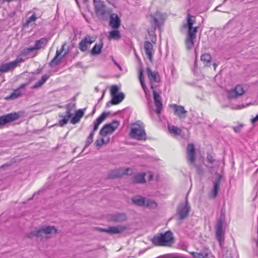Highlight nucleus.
<instances>
[{
	"mask_svg": "<svg viewBox=\"0 0 258 258\" xmlns=\"http://www.w3.org/2000/svg\"><path fill=\"white\" fill-rule=\"evenodd\" d=\"M102 47L103 43L102 42L99 44H96L91 50V54L96 55L99 54L101 52Z\"/></svg>",
	"mask_w": 258,
	"mask_h": 258,
	"instance_id": "38",
	"label": "nucleus"
},
{
	"mask_svg": "<svg viewBox=\"0 0 258 258\" xmlns=\"http://www.w3.org/2000/svg\"><path fill=\"white\" fill-rule=\"evenodd\" d=\"M49 75H45L42 77L40 80L37 81L32 87V89L37 88L42 86L49 79Z\"/></svg>",
	"mask_w": 258,
	"mask_h": 258,
	"instance_id": "34",
	"label": "nucleus"
},
{
	"mask_svg": "<svg viewBox=\"0 0 258 258\" xmlns=\"http://www.w3.org/2000/svg\"><path fill=\"white\" fill-rule=\"evenodd\" d=\"M172 108L174 109V114L177 116L180 119H183L186 118L187 111L183 106L173 104Z\"/></svg>",
	"mask_w": 258,
	"mask_h": 258,
	"instance_id": "15",
	"label": "nucleus"
},
{
	"mask_svg": "<svg viewBox=\"0 0 258 258\" xmlns=\"http://www.w3.org/2000/svg\"><path fill=\"white\" fill-rule=\"evenodd\" d=\"M221 176L218 174L216 176V180L214 182V186L209 194V197L211 199H214L216 197L218 192L220 189V185L221 180Z\"/></svg>",
	"mask_w": 258,
	"mask_h": 258,
	"instance_id": "20",
	"label": "nucleus"
},
{
	"mask_svg": "<svg viewBox=\"0 0 258 258\" xmlns=\"http://www.w3.org/2000/svg\"><path fill=\"white\" fill-rule=\"evenodd\" d=\"M187 159L189 164L195 166V148L193 144H188L187 150Z\"/></svg>",
	"mask_w": 258,
	"mask_h": 258,
	"instance_id": "13",
	"label": "nucleus"
},
{
	"mask_svg": "<svg viewBox=\"0 0 258 258\" xmlns=\"http://www.w3.org/2000/svg\"><path fill=\"white\" fill-rule=\"evenodd\" d=\"M95 40V38L90 36H86L79 43V47L80 49L83 52L86 51L88 46L93 43Z\"/></svg>",
	"mask_w": 258,
	"mask_h": 258,
	"instance_id": "18",
	"label": "nucleus"
},
{
	"mask_svg": "<svg viewBox=\"0 0 258 258\" xmlns=\"http://www.w3.org/2000/svg\"><path fill=\"white\" fill-rule=\"evenodd\" d=\"M166 19V15L158 11L150 16L149 21L152 25V28L149 29L148 32L152 42L155 43L156 40V35L155 34L156 28L162 25Z\"/></svg>",
	"mask_w": 258,
	"mask_h": 258,
	"instance_id": "3",
	"label": "nucleus"
},
{
	"mask_svg": "<svg viewBox=\"0 0 258 258\" xmlns=\"http://www.w3.org/2000/svg\"><path fill=\"white\" fill-rule=\"evenodd\" d=\"M66 108H67L66 114L64 115L62 114L59 115V116L60 117L62 118L61 119H60L59 120V125L60 126H63V125L66 124L68 123L69 119L73 115V113L71 111V109L70 108V105H67Z\"/></svg>",
	"mask_w": 258,
	"mask_h": 258,
	"instance_id": "21",
	"label": "nucleus"
},
{
	"mask_svg": "<svg viewBox=\"0 0 258 258\" xmlns=\"http://www.w3.org/2000/svg\"><path fill=\"white\" fill-rule=\"evenodd\" d=\"M37 19V17L36 16L35 13H33V15L27 18L26 21L23 23V26L24 27H27L29 25H32L35 24V22Z\"/></svg>",
	"mask_w": 258,
	"mask_h": 258,
	"instance_id": "30",
	"label": "nucleus"
},
{
	"mask_svg": "<svg viewBox=\"0 0 258 258\" xmlns=\"http://www.w3.org/2000/svg\"><path fill=\"white\" fill-rule=\"evenodd\" d=\"M84 113L82 109H79L76 112L75 115L81 119L83 116Z\"/></svg>",
	"mask_w": 258,
	"mask_h": 258,
	"instance_id": "44",
	"label": "nucleus"
},
{
	"mask_svg": "<svg viewBox=\"0 0 258 258\" xmlns=\"http://www.w3.org/2000/svg\"><path fill=\"white\" fill-rule=\"evenodd\" d=\"M258 121V114L253 118L251 119V122L252 123H255Z\"/></svg>",
	"mask_w": 258,
	"mask_h": 258,
	"instance_id": "47",
	"label": "nucleus"
},
{
	"mask_svg": "<svg viewBox=\"0 0 258 258\" xmlns=\"http://www.w3.org/2000/svg\"><path fill=\"white\" fill-rule=\"evenodd\" d=\"M120 25V20L116 14H112L110 16L109 26L113 29H117Z\"/></svg>",
	"mask_w": 258,
	"mask_h": 258,
	"instance_id": "24",
	"label": "nucleus"
},
{
	"mask_svg": "<svg viewBox=\"0 0 258 258\" xmlns=\"http://www.w3.org/2000/svg\"><path fill=\"white\" fill-rule=\"evenodd\" d=\"M94 6L103 3L101 0H93Z\"/></svg>",
	"mask_w": 258,
	"mask_h": 258,
	"instance_id": "48",
	"label": "nucleus"
},
{
	"mask_svg": "<svg viewBox=\"0 0 258 258\" xmlns=\"http://www.w3.org/2000/svg\"><path fill=\"white\" fill-rule=\"evenodd\" d=\"M145 173H139L133 177V181L135 183H144L145 182Z\"/></svg>",
	"mask_w": 258,
	"mask_h": 258,
	"instance_id": "36",
	"label": "nucleus"
},
{
	"mask_svg": "<svg viewBox=\"0 0 258 258\" xmlns=\"http://www.w3.org/2000/svg\"><path fill=\"white\" fill-rule=\"evenodd\" d=\"M207 159L208 162L210 163H213L214 162V159L211 155L208 154Z\"/></svg>",
	"mask_w": 258,
	"mask_h": 258,
	"instance_id": "46",
	"label": "nucleus"
},
{
	"mask_svg": "<svg viewBox=\"0 0 258 258\" xmlns=\"http://www.w3.org/2000/svg\"><path fill=\"white\" fill-rule=\"evenodd\" d=\"M64 45L65 44H63L60 50H56L55 56L50 62V66L52 67L58 65L60 63L62 59L65 56V55L67 54L66 52L63 55L60 56L61 53L64 49Z\"/></svg>",
	"mask_w": 258,
	"mask_h": 258,
	"instance_id": "19",
	"label": "nucleus"
},
{
	"mask_svg": "<svg viewBox=\"0 0 258 258\" xmlns=\"http://www.w3.org/2000/svg\"><path fill=\"white\" fill-rule=\"evenodd\" d=\"M104 143H105V142L103 139H97L96 141L95 145L96 147H100Z\"/></svg>",
	"mask_w": 258,
	"mask_h": 258,
	"instance_id": "43",
	"label": "nucleus"
},
{
	"mask_svg": "<svg viewBox=\"0 0 258 258\" xmlns=\"http://www.w3.org/2000/svg\"><path fill=\"white\" fill-rule=\"evenodd\" d=\"M146 72L149 82L153 93L155 104L157 107L155 112L159 114L162 110L163 105L159 93L155 90V87L156 86V84L160 82L161 77L158 72L152 71L149 67L146 68Z\"/></svg>",
	"mask_w": 258,
	"mask_h": 258,
	"instance_id": "1",
	"label": "nucleus"
},
{
	"mask_svg": "<svg viewBox=\"0 0 258 258\" xmlns=\"http://www.w3.org/2000/svg\"><path fill=\"white\" fill-rule=\"evenodd\" d=\"M218 63H216V62H214L213 64V67H214V69L215 70L216 69V68L218 66Z\"/></svg>",
	"mask_w": 258,
	"mask_h": 258,
	"instance_id": "52",
	"label": "nucleus"
},
{
	"mask_svg": "<svg viewBox=\"0 0 258 258\" xmlns=\"http://www.w3.org/2000/svg\"><path fill=\"white\" fill-rule=\"evenodd\" d=\"M173 238L172 232L168 231L164 233H160L154 236L152 241L156 246H169L172 243Z\"/></svg>",
	"mask_w": 258,
	"mask_h": 258,
	"instance_id": "5",
	"label": "nucleus"
},
{
	"mask_svg": "<svg viewBox=\"0 0 258 258\" xmlns=\"http://www.w3.org/2000/svg\"><path fill=\"white\" fill-rule=\"evenodd\" d=\"M121 38V34L118 30L114 29L109 32L108 38L109 40H119Z\"/></svg>",
	"mask_w": 258,
	"mask_h": 258,
	"instance_id": "31",
	"label": "nucleus"
},
{
	"mask_svg": "<svg viewBox=\"0 0 258 258\" xmlns=\"http://www.w3.org/2000/svg\"><path fill=\"white\" fill-rule=\"evenodd\" d=\"M48 40L45 38H42L36 41L35 45L29 47L24 48L22 53L25 56H29L32 57L36 56V53H34L36 50H38L41 48H44L47 43Z\"/></svg>",
	"mask_w": 258,
	"mask_h": 258,
	"instance_id": "6",
	"label": "nucleus"
},
{
	"mask_svg": "<svg viewBox=\"0 0 258 258\" xmlns=\"http://www.w3.org/2000/svg\"><path fill=\"white\" fill-rule=\"evenodd\" d=\"M126 219V215L123 213H116L112 215L111 220L114 222L124 221Z\"/></svg>",
	"mask_w": 258,
	"mask_h": 258,
	"instance_id": "33",
	"label": "nucleus"
},
{
	"mask_svg": "<svg viewBox=\"0 0 258 258\" xmlns=\"http://www.w3.org/2000/svg\"><path fill=\"white\" fill-rule=\"evenodd\" d=\"M191 254L194 258H209L210 253L208 250H203L200 252H191Z\"/></svg>",
	"mask_w": 258,
	"mask_h": 258,
	"instance_id": "29",
	"label": "nucleus"
},
{
	"mask_svg": "<svg viewBox=\"0 0 258 258\" xmlns=\"http://www.w3.org/2000/svg\"><path fill=\"white\" fill-rule=\"evenodd\" d=\"M25 86H26V85L24 84H22L20 86V87L18 89L15 90L11 94V95L9 97H8V98L15 99H16V98H18L19 97H20L22 94V92L21 91V89L22 88H23Z\"/></svg>",
	"mask_w": 258,
	"mask_h": 258,
	"instance_id": "32",
	"label": "nucleus"
},
{
	"mask_svg": "<svg viewBox=\"0 0 258 258\" xmlns=\"http://www.w3.org/2000/svg\"><path fill=\"white\" fill-rule=\"evenodd\" d=\"M84 1V3H86L88 1V0H83Z\"/></svg>",
	"mask_w": 258,
	"mask_h": 258,
	"instance_id": "54",
	"label": "nucleus"
},
{
	"mask_svg": "<svg viewBox=\"0 0 258 258\" xmlns=\"http://www.w3.org/2000/svg\"><path fill=\"white\" fill-rule=\"evenodd\" d=\"M106 1L110 4L112 5V6H114L113 4L114 0H106Z\"/></svg>",
	"mask_w": 258,
	"mask_h": 258,
	"instance_id": "50",
	"label": "nucleus"
},
{
	"mask_svg": "<svg viewBox=\"0 0 258 258\" xmlns=\"http://www.w3.org/2000/svg\"><path fill=\"white\" fill-rule=\"evenodd\" d=\"M94 6L95 12L98 16L103 17L107 13L106 6L104 3Z\"/></svg>",
	"mask_w": 258,
	"mask_h": 258,
	"instance_id": "25",
	"label": "nucleus"
},
{
	"mask_svg": "<svg viewBox=\"0 0 258 258\" xmlns=\"http://www.w3.org/2000/svg\"><path fill=\"white\" fill-rule=\"evenodd\" d=\"M119 90V88L116 85H113L110 88L111 95H114V94H118L117 92Z\"/></svg>",
	"mask_w": 258,
	"mask_h": 258,
	"instance_id": "42",
	"label": "nucleus"
},
{
	"mask_svg": "<svg viewBox=\"0 0 258 258\" xmlns=\"http://www.w3.org/2000/svg\"><path fill=\"white\" fill-rule=\"evenodd\" d=\"M57 230L53 226H43L40 228L36 229L34 231L30 232L28 237L31 238L33 236L43 237L44 235H47L50 234L56 233Z\"/></svg>",
	"mask_w": 258,
	"mask_h": 258,
	"instance_id": "7",
	"label": "nucleus"
},
{
	"mask_svg": "<svg viewBox=\"0 0 258 258\" xmlns=\"http://www.w3.org/2000/svg\"><path fill=\"white\" fill-rule=\"evenodd\" d=\"M20 115L18 113H11L0 116V126L18 119Z\"/></svg>",
	"mask_w": 258,
	"mask_h": 258,
	"instance_id": "14",
	"label": "nucleus"
},
{
	"mask_svg": "<svg viewBox=\"0 0 258 258\" xmlns=\"http://www.w3.org/2000/svg\"><path fill=\"white\" fill-rule=\"evenodd\" d=\"M190 211V206L186 200L185 203H181L177 208V215L180 220L186 218Z\"/></svg>",
	"mask_w": 258,
	"mask_h": 258,
	"instance_id": "8",
	"label": "nucleus"
},
{
	"mask_svg": "<svg viewBox=\"0 0 258 258\" xmlns=\"http://www.w3.org/2000/svg\"><path fill=\"white\" fill-rule=\"evenodd\" d=\"M22 58H17L15 60L0 66V76L4 73L14 70L20 63L22 62Z\"/></svg>",
	"mask_w": 258,
	"mask_h": 258,
	"instance_id": "11",
	"label": "nucleus"
},
{
	"mask_svg": "<svg viewBox=\"0 0 258 258\" xmlns=\"http://www.w3.org/2000/svg\"><path fill=\"white\" fill-rule=\"evenodd\" d=\"M113 61L114 63V64L120 70H122L121 67L120 66L114 59H113Z\"/></svg>",
	"mask_w": 258,
	"mask_h": 258,
	"instance_id": "49",
	"label": "nucleus"
},
{
	"mask_svg": "<svg viewBox=\"0 0 258 258\" xmlns=\"http://www.w3.org/2000/svg\"><path fill=\"white\" fill-rule=\"evenodd\" d=\"M212 57L209 53L203 54L201 56V60L207 66H210Z\"/></svg>",
	"mask_w": 258,
	"mask_h": 258,
	"instance_id": "39",
	"label": "nucleus"
},
{
	"mask_svg": "<svg viewBox=\"0 0 258 258\" xmlns=\"http://www.w3.org/2000/svg\"><path fill=\"white\" fill-rule=\"evenodd\" d=\"M138 72H139V80H140L141 85L142 86V87L145 93L146 97L148 100H150V93H149V91H148V89L145 85V79H144V77L143 75V69L141 68L139 69L138 70Z\"/></svg>",
	"mask_w": 258,
	"mask_h": 258,
	"instance_id": "23",
	"label": "nucleus"
},
{
	"mask_svg": "<svg viewBox=\"0 0 258 258\" xmlns=\"http://www.w3.org/2000/svg\"><path fill=\"white\" fill-rule=\"evenodd\" d=\"M108 115V113L104 112L96 119L94 122V128L92 132H94L98 129L99 124L105 119Z\"/></svg>",
	"mask_w": 258,
	"mask_h": 258,
	"instance_id": "27",
	"label": "nucleus"
},
{
	"mask_svg": "<svg viewBox=\"0 0 258 258\" xmlns=\"http://www.w3.org/2000/svg\"><path fill=\"white\" fill-rule=\"evenodd\" d=\"M119 124V121L113 120L111 122L106 124L101 128L100 134L101 136H106L107 134L113 133L118 126Z\"/></svg>",
	"mask_w": 258,
	"mask_h": 258,
	"instance_id": "10",
	"label": "nucleus"
},
{
	"mask_svg": "<svg viewBox=\"0 0 258 258\" xmlns=\"http://www.w3.org/2000/svg\"><path fill=\"white\" fill-rule=\"evenodd\" d=\"M112 99L109 102L112 105H116L120 103L124 99V95L123 93L121 92L118 93V94H114V95H111ZM109 103H107V106H108Z\"/></svg>",
	"mask_w": 258,
	"mask_h": 258,
	"instance_id": "26",
	"label": "nucleus"
},
{
	"mask_svg": "<svg viewBox=\"0 0 258 258\" xmlns=\"http://www.w3.org/2000/svg\"><path fill=\"white\" fill-rule=\"evenodd\" d=\"M127 229V227L124 225H118L116 226H111L107 228L102 229L101 231L111 234H118L123 232Z\"/></svg>",
	"mask_w": 258,
	"mask_h": 258,
	"instance_id": "16",
	"label": "nucleus"
},
{
	"mask_svg": "<svg viewBox=\"0 0 258 258\" xmlns=\"http://www.w3.org/2000/svg\"><path fill=\"white\" fill-rule=\"evenodd\" d=\"M80 118L75 115V116L71 119V122L72 124H76L79 122Z\"/></svg>",
	"mask_w": 258,
	"mask_h": 258,
	"instance_id": "45",
	"label": "nucleus"
},
{
	"mask_svg": "<svg viewBox=\"0 0 258 258\" xmlns=\"http://www.w3.org/2000/svg\"><path fill=\"white\" fill-rule=\"evenodd\" d=\"M240 127H234V130L236 132H238L239 131Z\"/></svg>",
	"mask_w": 258,
	"mask_h": 258,
	"instance_id": "51",
	"label": "nucleus"
},
{
	"mask_svg": "<svg viewBox=\"0 0 258 258\" xmlns=\"http://www.w3.org/2000/svg\"><path fill=\"white\" fill-rule=\"evenodd\" d=\"M144 206L149 209H154L157 208V204L154 200L146 198Z\"/></svg>",
	"mask_w": 258,
	"mask_h": 258,
	"instance_id": "35",
	"label": "nucleus"
},
{
	"mask_svg": "<svg viewBox=\"0 0 258 258\" xmlns=\"http://www.w3.org/2000/svg\"><path fill=\"white\" fill-rule=\"evenodd\" d=\"M179 257L176 253H168L160 255L157 258H179Z\"/></svg>",
	"mask_w": 258,
	"mask_h": 258,
	"instance_id": "40",
	"label": "nucleus"
},
{
	"mask_svg": "<svg viewBox=\"0 0 258 258\" xmlns=\"http://www.w3.org/2000/svg\"><path fill=\"white\" fill-rule=\"evenodd\" d=\"M168 128L170 133L174 135H179L181 132V130L179 128L173 125L169 124Z\"/></svg>",
	"mask_w": 258,
	"mask_h": 258,
	"instance_id": "37",
	"label": "nucleus"
},
{
	"mask_svg": "<svg viewBox=\"0 0 258 258\" xmlns=\"http://www.w3.org/2000/svg\"><path fill=\"white\" fill-rule=\"evenodd\" d=\"M245 92V90L241 85H237L235 87L228 92L227 96L229 99L236 98L241 96Z\"/></svg>",
	"mask_w": 258,
	"mask_h": 258,
	"instance_id": "12",
	"label": "nucleus"
},
{
	"mask_svg": "<svg viewBox=\"0 0 258 258\" xmlns=\"http://www.w3.org/2000/svg\"><path fill=\"white\" fill-rule=\"evenodd\" d=\"M130 171H131V170L129 168H120L119 169L111 171L109 173V177L111 178L119 177L122 175L128 174V172Z\"/></svg>",
	"mask_w": 258,
	"mask_h": 258,
	"instance_id": "17",
	"label": "nucleus"
},
{
	"mask_svg": "<svg viewBox=\"0 0 258 258\" xmlns=\"http://www.w3.org/2000/svg\"><path fill=\"white\" fill-rule=\"evenodd\" d=\"M145 198L140 196H136L132 197V201L135 205L143 207L145 205Z\"/></svg>",
	"mask_w": 258,
	"mask_h": 258,
	"instance_id": "28",
	"label": "nucleus"
},
{
	"mask_svg": "<svg viewBox=\"0 0 258 258\" xmlns=\"http://www.w3.org/2000/svg\"><path fill=\"white\" fill-rule=\"evenodd\" d=\"M215 231L216 238L219 242L220 245L222 246V242L224 240L225 230L223 228V221L219 219L215 225Z\"/></svg>",
	"mask_w": 258,
	"mask_h": 258,
	"instance_id": "9",
	"label": "nucleus"
},
{
	"mask_svg": "<svg viewBox=\"0 0 258 258\" xmlns=\"http://www.w3.org/2000/svg\"><path fill=\"white\" fill-rule=\"evenodd\" d=\"M149 176H150V179H151L152 178L153 175H152V174H150Z\"/></svg>",
	"mask_w": 258,
	"mask_h": 258,
	"instance_id": "53",
	"label": "nucleus"
},
{
	"mask_svg": "<svg viewBox=\"0 0 258 258\" xmlns=\"http://www.w3.org/2000/svg\"><path fill=\"white\" fill-rule=\"evenodd\" d=\"M130 136L131 138L138 140L146 139V134L142 122L137 121L132 124Z\"/></svg>",
	"mask_w": 258,
	"mask_h": 258,
	"instance_id": "4",
	"label": "nucleus"
},
{
	"mask_svg": "<svg viewBox=\"0 0 258 258\" xmlns=\"http://www.w3.org/2000/svg\"><path fill=\"white\" fill-rule=\"evenodd\" d=\"M94 134V132H92L90 134L89 136H88V137L87 138L86 143L85 146V147H88L92 142Z\"/></svg>",
	"mask_w": 258,
	"mask_h": 258,
	"instance_id": "41",
	"label": "nucleus"
},
{
	"mask_svg": "<svg viewBox=\"0 0 258 258\" xmlns=\"http://www.w3.org/2000/svg\"><path fill=\"white\" fill-rule=\"evenodd\" d=\"M196 18L195 16L187 14V22L183 24V28L186 30L185 44L187 50H190L193 47L197 38L199 27H194L196 23Z\"/></svg>",
	"mask_w": 258,
	"mask_h": 258,
	"instance_id": "2",
	"label": "nucleus"
},
{
	"mask_svg": "<svg viewBox=\"0 0 258 258\" xmlns=\"http://www.w3.org/2000/svg\"><path fill=\"white\" fill-rule=\"evenodd\" d=\"M144 49L146 54L151 62L153 61V55L154 53L152 44L148 41H146L144 43Z\"/></svg>",
	"mask_w": 258,
	"mask_h": 258,
	"instance_id": "22",
	"label": "nucleus"
}]
</instances>
